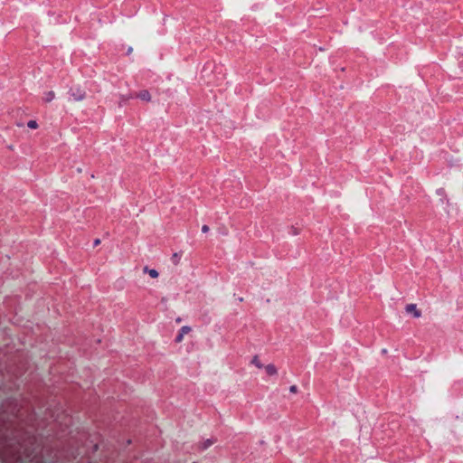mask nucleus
Listing matches in <instances>:
<instances>
[{"label": "nucleus", "instance_id": "9d476101", "mask_svg": "<svg viewBox=\"0 0 463 463\" xmlns=\"http://www.w3.org/2000/svg\"><path fill=\"white\" fill-rule=\"evenodd\" d=\"M213 441L211 439H207L206 441L203 442V449H207L208 447L212 446L213 445Z\"/></svg>", "mask_w": 463, "mask_h": 463}, {"label": "nucleus", "instance_id": "1a4fd4ad", "mask_svg": "<svg viewBox=\"0 0 463 463\" xmlns=\"http://www.w3.org/2000/svg\"><path fill=\"white\" fill-rule=\"evenodd\" d=\"M28 128L32 129H36L38 128V124L35 120H30L27 123Z\"/></svg>", "mask_w": 463, "mask_h": 463}, {"label": "nucleus", "instance_id": "39448f33", "mask_svg": "<svg viewBox=\"0 0 463 463\" xmlns=\"http://www.w3.org/2000/svg\"><path fill=\"white\" fill-rule=\"evenodd\" d=\"M265 371L269 375H276L278 373L277 367L272 364L266 365Z\"/></svg>", "mask_w": 463, "mask_h": 463}, {"label": "nucleus", "instance_id": "2eb2a0df", "mask_svg": "<svg viewBox=\"0 0 463 463\" xmlns=\"http://www.w3.org/2000/svg\"><path fill=\"white\" fill-rule=\"evenodd\" d=\"M181 321H182L181 317H177V318L175 319V322H176V323H181Z\"/></svg>", "mask_w": 463, "mask_h": 463}, {"label": "nucleus", "instance_id": "20e7f679", "mask_svg": "<svg viewBox=\"0 0 463 463\" xmlns=\"http://www.w3.org/2000/svg\"><path fill=\"white\" fill-rule=\"evenodd\" d=\"M137 97L142 100L149 101L151 99V95L147 90H141L137 94Z\"/></svg>", "mask_w": 463, "mask_h": 463}, {"label": "nucleus", "instance_id": "9b49d317", "mask_svg": "<svg viewBox=\"0 0 463 463\" xmlns=\"http://www.w3.org/2000/svg\"><path fill=\"white\" fill-rule=\"evenodd\" d=\"M289 392H292V393H297L298 392V387L296 385H291L289 387Z\"/></svg>", "mask_w": 463, "mask_h": 463}, {"label": "nucleus", "instance_id": "ddd939ff", "mask_svg": "<svg viewBox=\"0 0 463 463\" xmlns=\"http://www.w3.org/2000/svg\"><path fill=\"white\" fill-rule=\"evenodd\" d=\"M208 231H209V227L207 225H203L202 232H207Z\"/></svg>", "mask_w": 463, "mask_h": 463}, {"label": "nucleus", "instance_id": "0eeeda50", "mask_svg": "<svg viewBox=\"0 0 463 463\" xmlns=\"http://www.w3.org/2000/svg\"><path fill=\"white\" fill-rule=\"evenodd\" d=\"M143 271H144L145 273H148V274H149V276H150L151 278H153V279H156V278L158 277V275H159V274H158V272H157L156 269H148V267H145V268L143 269Z\"/></svg>", "mask_w": 463, "mask_h": 463}, {"label": "nucleus", "instance_id": "423d86ee", "mask_svg": "<svg viewBox=\"0 0 463 463\" xmlns=\"http://www.w3.org/2000/svg\"><path fill=\"white\" fill-rule=\"evenodd\" d=\"M55 98V93L52 90L47 91L43 97V100L46 103L51 102Z\"/></svg>", "mask_w": 463, "mask_h": 463}, {"label": "nucleus", "instance_id": "f8f14e48", "mask_svg": "<svg viewBox=\"0 0 463 463\" xmlns=\"http://www.w3.org/2000/svg\"><path fill=\"white\" fill-rule=\"evenodd\" d=\"M178 259H179V256H178V254H177V253H175V254L173 255V257H172L173 261H174V262H175V263H177Z\"/></svg>", "mask_w": 463, "mask_h": 463}, {"label": "nucleus", "instance_id": "7ed1b4c3", "mask_svg": "<svg viewBox=\"0 0 463 463\" xmlns=\"http://www.w3.org/2000/svg\"><path fill=\"white\" fill-rule=\"evenodd\" d=\"M405 310L407 313H411L414 317L418 318L421 316V313L420 310L417 309V307L415 304H408L405 307Z\"/></svg>", "mask_w": 463, "mask_h": 463}, {"label": "nucleus", "instance_id": "f03ea898", "mask_svg": "<svg viewBox=\"0 0 463 463\" xmlns=\"http://www.w3.org/2000/svg\"><path fill=\"white\" fill-rule=\"evenodd\" d=\"M191 327L188 326H184L180 328L178 335L175 337L176 343H181L184 340V336L191 332Z\"/></svg>", "mask_w": 463, "mask_h": 463}, {"label": "nucleus", "instance_id": "4468645a", "mask_svg": "<svg viewBox=\"0 0 463 463\" xmlns=\"http://www.w3.org/2000/svg\"><path fill=\"white\" fill-rule=\"evenodd\" d=\"M99 243H100V240H99V239H96V240L94 241V245H95V246L99 245Z\"/></svg>", "mask_w": 463, "mask_h": 463}, {"label": "nucleus", "instance_id": "6e6552de", "mask_svg": "<svg viewBox=\"0 0 463 463\" xmlns=\"http://www.w3.org/2000/svg\"><path fill=\"white\" fill-rule=\"evenodd\" d=\"M252 364H255L258 368H262L263 364L260 362L258 356H254L252 359Z\"/></svg>", "mask_w": 463, "mask_h": 463}, {"label": "nucleus", "instance_id": "f257e3e1", "mask_svg": "<svg viewBox=\"0 0 463 463\" xmlns=\"http://www.w3.org/2000/svg\"><path fill=\"white\" fill-rule=\"evenodd\" d=\"M70 93L74 101H81L85 99L86 97V92L85 90L80 89V88H71L70 90Z\"/></svg>", "mask_w": 463, "mask_h": 463}, {"label": "nucleus", "instance_id": "dca6fc26", "mask_svg": "<svg viewBox=\"0 0 463 463\" xmlns=\"http://www.w3.org/2000/svg\"><path fill=\"white\" fill-rule=\"evenodd\" d=\"M194 463H196V462H194Z\"/></svg>", "mask_w": 463, "mask_h": 463}]
</instances>
